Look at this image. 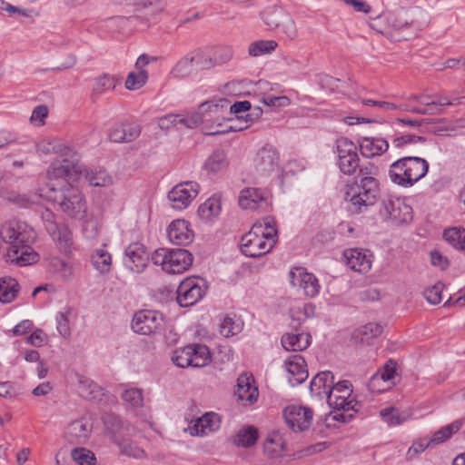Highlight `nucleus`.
I'll return each mask as SVG.
<instances>
[{"label":"nucleus","mask_w":465,"mask_h":465,"mask_svg":"<svg viewBox=\"0 0 465 465\" xmlns=\"http://www.w3.org/2000/svg\"><path fill=\"white\" fill-rule=\"evenodd\" d=\"M73 460L79 465H94V454L85 448H74L71 451Z\"/></svg>","instance_id":"obj_55"},{"label":"nucleus","mask_w":465,"mask_h":465,"mask_svg":"<svg viewBox=\"0 0 465 465\" xmlns=\"http://www.w3.org/2000/svg\"><path fill=\"white\" fill-rule=\"evenodd\" d=\"M426 138L423 136H419L415 134H402L400 136H396L391 140L392 146L397 149H403L406 146L417 143H424Z\"/></svg>","instance_id":"obj_58"},{"label":"nucleus","mask_w":465,"mask_h":465,"mask_svg":"<svg viewBox=\"0 0 465 465\" xmlns=\"http://www.w3.org/2000/svg\"><path fill=\"white\" fill-rule=\"evenodd\" d=\"M221 212V201L217 197H211L198 208V215L204 221H209L219 215Z\"/></svg>","instance_id":"obj_40"},{"label":"nucleus","mask_w":465,"mask_h":465,"mask_svg":"<svg viewBox=\"0 0 465 465\" xmlns=\"http://www.w3.org/2000/svg\"><path fill=\"white\" fill-rule=\"evenodd\" d=\"M462 426L460 420H455L452 423L441 428L437 430L429 444L430 443H440L450 439L454 433L458 432Z\"/></svg>","instance_id":"obj_46"},{"label":"nucleus","mask_w":465,"mask_h":465,"mask_svg":"<svg viewBox=\"0 0 465 465\" xmlns=\"http://www.w3.org/2000/svg\"><path fill=\"white\" fill-rule=\"evenodd\" d=\"M375 174L376 168L372 165L360 168L359 181L346 193V197L350 198L348 210L351 213H360L363 208L375 203L380 192L379 182L375 178Z\"/></svg>","instance_id":"obj_2"},{"label":"nucleus","mask_w":465,"mask_h":465,"mask_svg":"<svg viewBox=\"0 0 465 465\" xmlns=\"http://www.w3.org/2000/svg\"><path fill=\"white\" fill-rule=\"evenodd\" d=\"M77 390L80 396L87 401L101 402L104 400V390L83 376L79 377Z\"/></svg>","instance_id":"obj_31"},{"label":"nucleus","mask_w":465,"mask_h":465,"mask_svg":"<svg viewBox=\"0 0 465 465\" xmlns=\"http://www.w3.org/2000/svg\"><path fill=\"white\" fill-rule=\"evenodd\" d=\"M252 374L243 373L237 379V396L240 401L252 404L258 399V389Z\"/></svg>","instance_id":"obj_26"},{"label":"nucleus","mask_w":465,"mask_h":465,"mask_svg":"<svg viewBox=\"0 0 465 465\" xmlns=\"http://www.w3.org/2000/svg\"><path fill=\"white\" fill-rule=\"evenodd\" d=\"M212 361L209 348L201 343H193L173 351L172 361L180 368H202Z\"/></svg>","instance_id":"obj_8"},{"label":"nucleus","mask_w":465,"mask_h":465,"mask_svg":"<svg viewBox=\"0 0 465 465\" xmlns=\"http://www.w3.org/2000/svg\"><path fill=\"white\" fill-rule=\"evenodd\" d=\"M106 424L112 434V440L118 447L120 454L137 459L144 457V450L129 438L134 435L136 431L132 424L123 421L114 416L111 417L110 420L106 421Z\"/></svg>","instance_id":"obj_5"},{"label":"nucleus","mask_w":465,"mask_h":465,"mask_svg":"<svg viewBox=\"0 0 465 465\" xmlns=\"http://www.w3.org/2000/svg\"><path fill=\"white\" fill-rule=\"evenodd\" d=\"M215 66L228 63L233 55L232 48L229 45L218 46L211 50Z\"/></svg>","instance_id":"obj_53"},{"label":"nucleus","mask_w":465,"mask_h":465,"mask_svg":"<svg viewBox=\"0 0 465 465\" xmlns=\"http://www.w3.org/2000/svg\"><path fill=\"white\" fill-rule=\"evenodd\" d=\"M149 262L145 247L140 242L131 243L125 250L124 265L136 273L143 272Z\"/></svg>","instance_id":"obj_17"},{"label":"nucleus","mask_w":465,"mask_h":465,"mask_svg":"<svg viewBox=\"0 0 465 465\" xmlns=\"http://www.w3.org/2000/svg\"><path fill=\"white\" fill-rule=\"evenodd\" d=\"M200 185L196 182L187 181L175 185L169 193L168 199L176 210L187 208L199 193Z\"/></svg>","instance_id":"obj_11"},{"label":"nucleus","mask_w":465,"mask_h":465,"mask_svg":"<svg viewBox=\"0 0 465 465\" xmlns=\"http://www.w3.org/2000/svg\"><path fill=\"white\" fill-rule=\"evenodd\" d=\"M283 450L284 441L280 435L268 438L263 444L264 453L272 459L280 457Z\"/></svg>","instance_id":"obj_45"},{"label":"nucleus","mask_w":465,"mask_h":465,"mask_svg":"<svg viewBox=\"0 0 465 465\" xmlns=\"http://www.w3.org/2000/svg\"><path fill=\"white\" fill-rule=\"evenodd\" d=\"M64 252H68L73 245V234L65 224H60L54 233H49Z\"/></svg>","instance_id":"obj_38"},{"label":"nucleus","mask_w":465,"mask_h":465,"mask_svg":"<svg viewBox=\"0 0 465 465\" xmlns=\"http://www.w3.org/2000/svg\"><path fill=\"white\" fill-rule=\"evenodd\" d=\"M312 337L307 332L285 333L282 337V345L288 351H302L311 344Z\"/></svg>","instance_id":"obj_29"},{"label":"nucleus","mask_w":465,"mask_h":465,"mask_svg":"<svg viewBox=\"0 0 465 465\" xmlns=\"http://www.w3.org/2000/svg\"><path fill=\"white\" fill-rule=\"evenodd\" d=\"M147 79L148 73L145 70H140L138 73L132 72L127 76L125 87L128 90H138L146 84Z\"/></svg>","instance_id":"obj_54"},{"label":"nucleus","mask_w":465,"mask_h":465,"mask_svg":"<svg viewBox=\"0 0 465 465\" xmlns=\"http://www.w3.org/2000/svg\"><path fill=\"white\" fill-rule=\"evenodd\" d=\"M252 108L251 103L249 101H239L231 104L229 102V114H235L238 120L243 119V116L241 115L242 113H246L250 111Z\"/></svg>","instance_id":"obj_62"},{"label":"nucleus","mask_w":465,"mask_h":465,"mask_svg":"<svg viewBox=\"0 0 465 465\" xmlns=\"http://www.w3.org/2000/svg\"><path fill=\"white\" fill-rule=\"evenodd\" d=\"M121 398L133 408H140L143 405V391L137 388L124 390L121 394Z\"/></svg>","instance_id":"obj_56"},{"label":"nucleus","mask_w":465,"mask_h":465,"mask_svg":"<svg viewBox=\"0 0 465 465\" xmlns=\"http://www.w3.org/2000/svg\"><path fill=\"white\" fill-rule=\"evenodd\" d=\"M285 421L293 431L308 430L312 422V411L302 406H289L283 411Z\"/></svg>","instance_id":"obj_14"},{"label":"nucleus","mask_w":465,"mask_h":465,"mask_svg":"<svg viewBox=\"0 0 465 465\" xmlns=\"http://www.w3.org/2000/svg\"><path fill=\"white\" fill-rule=\"evenodd\" d=\"M383 421L389 426H397L408 420L411 415L406 411H400L394 407H388L380 411Z\"/></svg>","instance_id":"obj_41"},{"label":"nucleus","mask_w":465,"mask_h":465,"mask_svg":"<svg viewBox=\"0 0 465 465\" xmlns=\"http://www.w3.org/2000/svg\"><path fill=\"white\" fill-rule=\"evenodd\" d=\"M239 331V326L236 325L233 320L230 317H225L220 324V333L223 337H230L236 334Z\"/></svg>","instance_id":"obj_63"},{"label":"nucleus","mask_w":465,"mask_h":465,"mask_svg":"<svg viewBox=\"0 0 465 465\" xmlns=\"http://www.w3.org/2000/svg\"><path fill=\"white\" fill-rule=\"evenodd\" d=\"M357 145L348 138H340L336 142L338 165L345 175H352L360 167Z\"/></svg>","instance_id":"obj_10"},{"label":"nucleus","mask_w":465,"mask_h":465,"mask_svg":"<svg viewBox=\"0 0 465 465\" xmlns=\"http://www.w3.org/2000/svg\"><path fill=\"white\" fill-rule=\"evenodd\" d=\"M289 276L291 284L302 288L306 296L312 298L319 293V281L312 273L305 272L302 268H295L289 272Z\"/></svg>","instance_id":"obj_16"},{"label":"nucleus","mask_w":465,"mask_h":465,"mask_svg":"<svg viewBox=\"0 0 465 465\" xmlns=\"http://www.w3.org/2000/svg\"><path fill=\"white\" fill-rule=\"evenodd\" d=\"M275 245L270 233L264 234L262 224H254L241 239V251L247 257H260L268 253Z\"/></svg>","instance_id":"obj_7"},{"label":"nucleus","mask_w":465,"mask_h":465,"mask_svg":"<svg viewBox=\"0 0 465 465\" xmlns=\"http://www.w3.org/2000/svg\"><path fill=\"white\" fill-rule=\"evenodd\" d=\"M429 171L428 162L420 157L405 156L393 162L389 169L392 183L402 187H411L422 179Z\"/></svg>","instance_id":"obj_4"},{"label":"nucleus","mask_w":465,"mask_h":465,"mask_svg":"<svg viewBox=\"0 0 465 465\" xmlns=\"http://www.w3.org/2000/svg\"><path fill=\"white\" fill-rule=\"evenodd\" d=\"M239 204L242 209L256 210L267 204L264 193L258 188H245L239 196Z\"/></svg>","instance_id":"obj_27"},{"label":"nucleus","mask_w":465,"mask_h":465,"mask_svg":"<svg viewBox=\"0 0 465 465\" xmlns=\"http://www.w3.org/2000/svg\"><path fill=\"white\" fill-rule=\"evenodd\" d=\"M20 287L18 282L12 277H3L0 279V302L9 303L13 302Z\"/></svg>","instance_id":"obj_36"},{"label":"nucleus","mask_w":465,"mask_h":465,"mask_svg":"<svg viewBox=\"0 0 465 465\" xmlns=\"http://www.w3.org/2000/svg\"><path fill=\"white\" fill-rule=\"evenodd\" d=\"M163 315L151 310H142L136 312L132 320V329L134 332L150 335L162 325Z\"/></svg>","instance_id":"obj_13"},{"label":"nucleus","mask_w":465,"mask_h":465,"mask_svg":"<svg viewBox=\"0 0 465 465\" xmlns=\"http://www.w3.org/2000/svg\"><path fill=\"white\" fill-rule=\"evenodd\" d=\"M288 374V381L292 386L300 385L308 378V370L304 358L300 354H293L284 361Z\"/></svg>","instance_id":"obj_19"},{"label":"nucleus","mask_w":465,"mask_h":465,"mask_svg":"<svg viewBox=\"0 0 465 465\" xmlns=\"http://www.w3.org/2000/svg\"><path fill=\"white\" fill-rule=\"evenodd\" d=\"M193 71V60L189 56H184L174 64L171 71V74L174 78L183 79L190 76Z\"/></svg>","instance_id":"obj_49"},{"label":"nucleus","mask_w":465,"mask_h":465,"mask_svg":"<svg viewBox=\"0 0 465 465\" xmlns=\"http://www.w3.org/2000/svg\"><path fill=\"white\" fill-rule=\"evenodd\" d=\"M278 46L274 40H258L250 44L248 54L250 56L258 57L266 54H271Z\"/></svg>","instance_id":"obj_42"},{"label":"nucleus","mask_w":465,"mask_h":465,"mask_svg":"<svg viewBox=\"0 0 465 465\" xmlns=\"http://www.w3.org/2000/svg\"><path fill=\"white\" fill-rule=\"evenodd\" d=\"M137 10H144L154 15L162 13L166 6V0H133Z\"/></svg>","instance_id":"obj_47"},{"label":"nucleus","mask_w":465,"mask_h":465,"mask_svg":"<svg viewBox=\"0 0 465 465\" xmlns=\"http://www.w3.org/2000/svg\"><path fill=\"white\" fill-rule=\"evenodd\" d=\"M85 177L92 186H107L112 183V177L103 169L90 170Z\"/></svg>","instance_id":"obj_50"},{"label":"nucleus","mask_w":465,"mask_h":465,"mask_svg":"<svg viewBox=\"0 0 465 465\" xmlns=\"http://www.w3.org/2000/svg\"><path fill=\"white\" fill-rule=\"evenodd\" d=\"M0 237L10 245L7 255L12 262L27 265L37 261L38 254L31 246L36 239V233L25 223L15 220L5 223L0 228Z\"/></svg>","instance_id":"obj_1"},{"label":"nucleus","mask_w":465,"mask_h":465,"mask_svg":"<svg viewBox=\"0 0 465 465\" xmlns=\"http://www.w3.org/2000/svg\"><path fill=\"white\" fill-rule=\"evenodd\" d=\"M334 375L329 371L317 373L310 383L311 393L322 399L328 394V391L331 390Z\"/></svg>","instance_id":"obj_30"},{"label":"nucleus","mask_w":465,"mask_h":465,"mask_svg":"<svg viewBox=\"0 0 465 465\" xmlns=\"http://www.w3.org/2000/svg\"><path fill=\"white\" fill-rule=\"evenodd\" d=\"M1 196L8 203L19 208H29L34 204H37L41 198L45 199V193L42 189L27 193L6 190L1 193Z\"/></svg>","instance_id":"obj_23"},{"label":"nucleus","mask_w":465,"mask_h":465,"mask_svg":"<svg viewBox=\"0 0 465 465\" xmlns=\"http://www.w3.org/2000/svg\"><path fill=\"white\" fill-rule=\"evenodd\" d=\"M115 87V79L114 77L104 74L95 79L94 87H93V95H100L103 93L114 89Z\"/></svg>","instance_id":"obj_52"},{"label":"nucleus","mask_w":465,"mask_h":465,"mask_svg":"<svg viewBox=\"0 0 465 465\" xmlns=\"http://www.w3.org/2000/svg\"><path fill=\"white\" fill-rule=\"evenodd\" d=\"M262 102L270 107H285L290 104V99L287 96L264 95Z\"/></svg>","instance_id":"obj_64"},{"label":"nucleus","mask_w":465,"mask_h":465,"mask_svg":"<svg viewBox=\"0 0 465 465\" xmlns=\"http://www.w3.org/2000/svg\"><path fill=\"white\" fill-rule=\"evenodd\" d=\"M280 163V153L277 149L271 145H263L254 158V166L257 172L268 173L275 171Z\"/></svg>","instance_id":"obj_18"},{"label":"nucleus","mask_w":465,"mask_h":465,"mask_svg":"<svg viewBox=\"0 0 465 465\" xmlns=\"http://www.w3.org/2000/svg\"><path fill=\"white\" fill-rule=\"evenodd\" d=\"M177 121L178 124L184 125L188 128H193L205 120L202 112H193L187 114H177Z\"/></svg>","instance_id":"obj_60"},{"label":"nucleus","mask_w":465,"mask_h":465,"mask_svg":"<svg viewBox=\"0 0 465 465\" xmlns=\"http://www.w3.org/2000/svg\"><path fill=\"white\" fill-rule=\"evenodd\" d=\"M371 255L360 249H348L343 252L347 266L357 272L367 273L371 268Z\"/></svg>","instance_id":"obj_22"},{"label":"nucleus","mask_w":465,"mask_h":465,"mask_svg":"<svg viewBox=\"0 0 465 465\" xmlns=\"http://www.w3.org/2000/svg\"><path fill=\"white\" fill-rule=\"evenodd\" d=\"M388 27L394 31H401L409 28L413 20L408 15L403 9L395 12H390L385 15Z\"/></svg>","instance_id":"obj_35"},{"label":"nucleus","mask_w":465,"mask_h":465,"mask_svg":"<svg viewBox=\"0 0 465 465\" xmlns=\"http://www.w3.org/2000/svg\"><path fill=\"white\" fill-rule=\"evenodd\" d=\"M382 213L396 224L407 223L412 219V209L405 202L394 196L382 199Z\"/></svg>","instance_id":"obj_12"},{"label":"nucleus","mask_w":465,"mask_h":465,"mask_svg":"<svg viewBox=\"0 0 465 465\" xmlns=\"http://www.w3.org/2000/svg\"><path fill=\"white\" fill-rule=\"evenodd\" d=\"M140 128L135 124H120L114 126L109 133V138L114 143H129L140 135Z\"/></svg>","instance_id":"obj_32"},{"label":"nucleus","mask_w":465,"mask_h":465,"mask_svg":"<svg viewBox=\"0 0 465 465\" xmlns=\"http://www.w3.org/2000/svg\"><path fill=\"white\" fill-rule=\"evenodd\" d=\"M45 199L56 203L72 219L82 220L86 215V202L77 187L68 184L60 189L48 188L45 193Z\"/></svg>","instance_id":"obj_3"},{"label":"nucleus","mask_w":465,"mask_h":465,"mask_svg":"<svg viewBox=\"0 0 465 465\" xmlns=\"http://www.w3.org/2000/svg\"><path fill=\"white\" fill-rule=\"evenodd\" d=\"M228 108L229 100L226 98H214L200 105V110L205 121L220 119L232 120V117H227V114H229Z\"/></svg>","instance_id":"obj_21"},{"label":"nucleus","mask_w":465,"mask_h":465,"mask_svg":"<svg viewBox=\"0 0 465 465\" xmlns=\"http://www.w3.org/2000/svg\"><path fill=\"white\" fill-rule=\"evenodd\" d=\"M190 57L193 60V64H195L200 70H210L215 67L211 50L198 49L194 51Z\"/></svg>","instance_id":"obj_44"},{"label":"nucleus","mask_w":465,"mask_h":465,"mask_svg":"<svg viewBox=\"0 0 465 465\" xmlns=\"http://www.w3.org/2000/svg\"><path fill=\"white\" fill-rule=\"evenodd\" d=\"M382 332V327L375 322L367 323L352 333V341L355 343L370 344V342L377 338Z\"/></svg>","instance_id":"obj_33"},{"label":"nucleus","mask_w":465,"mask_h":465,"mask_svg":"<svg viewBox=\"0 0 465 465\" xmlns=\"http://www.w3.org/2000/svg\"><path fill=\"white\" fill-rule=\"evenodd\" d=\"M219 428V416L214 412H207L198 418L194 425L190 430L192 435L205 436L217 430Z\"/></svg>","instance_id":"obj_28"},{"label":"nucleus","mask_w":465,"mask_h":465,"mask_svg":"<svg viewBox=\"0 0 465 465\" xmlns=\"http://www.w3.org/2000/svg\"><path fill=\"white\" fill-rule=\"evenodd\" d=\"M41 220L48 233H54L61 223L56 221V215L48 208H44L40 212Z\"/></svg>","instance_id":"obj_59"},{"label":"nucleus","mask_w":465,"mask_h":465,"mask_svg":"<svg viewBox=\"0 0 465 465\" xmlns=\"http://www.w3.org/2000/svg\"><path fill=\"white\" fill-rule=\"evenodd\" d=\"M442 290L443 284L441 282H438L432 287H430L424 291V298L430 304H438L441 301Z\"/></svg>","instance_id":"obj_61"},{"label":"nucleus","mask_w":465,"mask_h":465,"mask_svg":"<svg viewBox=\"0 0 465 465\" xmlns=\"http://www.w3.org/2000/svg\"><path fill=\"white\" fill-rule=\"evenodd\" d=\"M358 143L361 153L365 158L380 156L389 149L388 141L380 137H361Z\"/></svg>","instance_id":"obj_25"},{"label":"nucleus","mask_w":465,"mask_h":465,"mask_svg":"<svg viewBox=\"0 0 465 465\" xmlns=\"http://www.w3.org/2000/svg\"><path fill=\"white\" fill-rule=\"evenodd\" d=\"M155 265H161L168 273H183L193 263V255L185 249H157L152 255Z\"/></svg>","instance_id":"obj_6"},{"label":"nucleus","mask_w":465,"mask_h":465,"mask_svg":"<svg viewBox=\"0 0 465 465\" xmlns=\"http://www.w3.org/2000/svg\"><path fill=\"white\" fill-rule=\"evenodd\" d=\"M170 242L176 245H186L193 242V232L185 220H175L167 230Z\"/></svg>","instance_id":"obj_24"},{"label":"nucleus","mask_w":465,"mask_h":465,"mask_svg":"<svg viewBox=\"0 0 465 465\" xmlns=\"http://www.w3.org/2000/svg\"><path fill=\"white\" fill-rule=\"evenodd\" d=\"M351 395H341L336 394L335 391H331V390L328 391V394L325 396L327 399V402L329 406L334 410H342V411H359L360 404L353 401H348V398Z\"/></svg>","instance_id":"obj_34"},{"label":"nucleus","mask_w":465,"mask_h":465,"mask_svg":"<svg viewBox=\"0 0 465 465\" xmlns=\"http://www.w3.org/2000/svg\"><path fill=\"white\" fill-rule=\"evenodd\" d=\"M82 172L83 165L80 163V155L70 147L61 150L59 159L52 163L49 170V173L56 178H71Z\"/></svg>","instance_id":"obj_9"},{"label":"nucleus","mask_w":465,"mask_h":465,"mask_svg":"<svg viewBox=\"0 0 465 465\" xmlns=\"http://www.w3.org/2000/svg\"><path fill=\"white\" fill-rule=\"evenodd\" d=\"M204 294L195 279L187 278L177 288V302L181 307H189L199 302Z\"/></svg>","instance_id":"obj_15"},{"label":"nucleus","mask_w":465,"mask_h":465,"mask_svg":"<svg viewBox=\"0 0 465 465\" xmlns=\"http://www.w3.org/2000/svg\"><path fill=\"white\" fill-rule=\"evenodd\" d=\"M227 165L228 160L223 151L213 152L204 163V167L209 173H218L225 169Z\"/></svg>","instance_id":"obj_43"},{"label":"nucleus","mask_w":465,"mask_h":465,"mask_svg":"<svg viewBox=\"0 0 465 465\" xmlns=\"http://www.w3.org/2000/svg\"><path fill=\"white\" fill-rule=\"evenodd\" d=\"M258 439V430L253 426H246L238 430L233 438V443L240 447H251Z\"/></svg>","instance_id":"obj_39"},{"label":"nucleus","mask_w":465,"mask_h":465,"mask_svg":"<svg viewBox=\"0 0 465 465\" xmlns=\"http://www.w3.org/2000/svg\"><path fill=\"white\" fill-rule=\"evenodd\" d=\"M460 98L454 99L452 102L450 101L446 96H443L439 94H434L432 95L430 94H420L419 97V103L425 107L434 105H452L455 104H459Z\"/></svg>","instance_id":"obj_51"},{"label":"nucleus","mask_w":465,"mask_h":465,"mask_svg":"<svg viewBox=\"0 0 465 465\" xmlns=\"http://www.w3.org/2000/svg\"><path fill=\"white\" fill-rule=\"evenodd\" d=\"M93 266L100 273H108L112 268V256L109 252L104 249H96L91 255Z\"/></svg>","instance_id":"obj_37"},{"label":"nucleus","mask_w":465,"mask_h":465,"mask_svg":"<svg viewBox=\"0 0 465 465\" xmlns=\"http://www.w3.org/2000/svg\"><path fill=\"white\" fill-rule=\"evenodd\" d=\"M92 433V425L85 419L72 421L64 430V439L68 443L85 444Z\"/></svg>","instance_id":"obj_20"},{"label":"nucleus","mask_w":465,"mask_h":465,"mask_svg":"<svg viewBox=\"0 0 465 465\" xmlns=\"http://www.w3.org/2000/svg\"><path fill=\"white\" fill-rule=\"evenodd\" d=\"M443 237L454 248L465 251V229H447L443 232Z\"/></svg>","instance_id":"obj_48"},{"label":"nucleus","mask_w":465,"mask_h":465,"mask_svg":"<svg viewBox=\"0 0 465 465\" xmlns=\"http://www.w3.org/2000/svg\"><path fill=\"white\" fill-rule=\"evenodd\" d=\"M100 231L99 221L94 216L87 217L83 224V235L88 241H94Z\"/></svg>","instance_id":"obj_57"}]
</instances>
